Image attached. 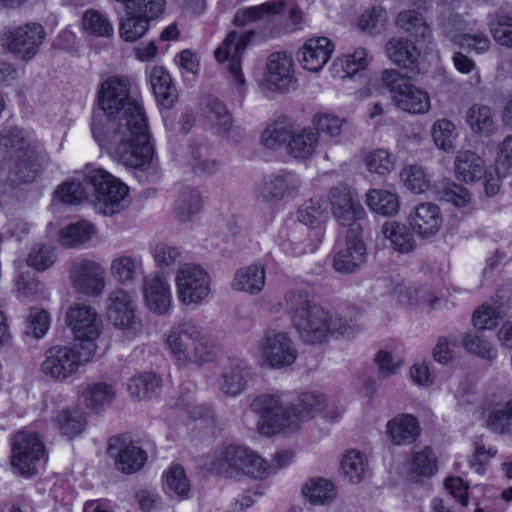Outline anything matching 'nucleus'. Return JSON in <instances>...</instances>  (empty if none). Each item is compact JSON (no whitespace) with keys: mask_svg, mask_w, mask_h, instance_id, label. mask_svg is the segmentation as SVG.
<instances>
[{"mask_svg":"<svg viewBox=\"0 0 512 512\" xmlns=\"http://www.w3.org/2000/svg\"><path fill=\"white\" fill-rule=\"evenodd\" d=\"M369 51L364 47H357L338 55L332 61L330 73L333 78H353L366 70L371 62Z\"/></svg>","mask_w":512,"mask_h":512,"instance_id":"obj_25","label":"nucleus"},{"mask_svg":"<svg viewBox=\"0 0 512 512\" xmlns=\"http://www.w3.org/2000/svg\"><path fill=\"white\" fill-rule=\"evenodd\" d=\"M365 203L370 211L382 216H394L400 209L397 193L383 188L369 189L365 194Z\"/></svg>","mask_w":512,"mask_h":512,"instance_id":"obj_39","label":"nucleus"},{"mask_svg":"<svg viewBox=\"0 0 512 512\" xmlns=\"http://www.w3.org/2000/svg\"><path fill=\"white\" fill-rule=\"evenodd\" d=\"M512 175V136L506 137L496 149L494 166L485 171V193H498L502 179Z\"/></svg>","mask_w":512,"mask_h":512,"instance_id":"obj_24","label":"nucleus"},{"mask_svg":"<svg viewBox=\"0 0 512 512\" xmlns=\"http://www.w3.org/2000/svg\"><path fill=\"white\" fill-rule=\"evenodd\" d=\"M488 169H484L483 160L472 151L459 152L455 158V177L467 184L474 183L482 178L485 180V171Z\"/></svg>","mask_w":512,"mask_h":512,"instance_id":"obj_37","label":"nucleus"},{"mask_svg":"<svg viewBox=\"0 0 512 512\" xmlns=\"http://www.w3.org/2000/svg\"><path fill=\"white\" fill-rule=\"evenodd\" d=\"M389 246L400 254H408L416 248V240L410 228L398 221H386L381 228Z\"/></svg>","mask_w":512,"mask_h":512,"instance_id":"obj_35","label":"nucleus"},{"mask_svg":"<svg viewBox=\"0 0 512 512\" xmlns=\"http://www.w3.org/2000/svg\"><path fill=\"white\" fill-rule=\"evenodd\" d=\"M497 448L490 444H486L483 439L477 440L474 446V452L469 459L471 468L476 473L482 475L485 473V466L497 454Z\"/></svg>","mask_w":512,"mask_h":512,"instance_id":"obj_62","label":"nucleus"},{"mask_svg":"<svg viewBox=\"0 0 512 512\" xmlns=\"http://www.w3.org/2000/svg\"><path fill=\"white\" fill-rule=\"evenodd\" d=\"M396 158L388 150L379 148L367 153L365 166L371 174L388 176L395 168Z\"/></svg>","mask_w":512,"mask_h":512,"instance_id":"obj_54","label":"nucleus"},{"mask_svg":"<svg viewBox=\"0 0 512 512\" xmlns=\"http://www.w3.org/2000/svg\"><path fill=\"white\" fill-rule=\"evenodd\" d=\"M151 254L157 267L164 269L176 263L181 256L179 247L165 242H157L151 249Z\"/></svg>","mask_w":512,"mask_h":512,"instance_id":"obj_63","label":"nucleus"},{"mask_svg":"<svg viewBox=\"0 0 512 512\" xmlns=\"http://www.w3.org/2000/svg\"><path fill=\"white\" fill-rule=\"evenodd\" d=\"M437 469V459L430 447L426 446L412 453L409 470L416 480L434 476Z\"/></svg>","mask_w":512,"mask_h":512,"instance_id":"obj_47","label":"nucleus"},{"mask_svg":"<svg viewBox=\"0 0 512 512\" xmlns=\"http://www.w3.org/2000/svg\"><path fill=\"white\" fill-rule=\"evenodd\" d=\"M297 217L299 223L280 235L279 246L290 256L312 253L317 249L320 233L311 232L308 228L316 229L328 219V204L319 197H312L300 206Z\"/></svg>","mask_w":512,"mask_h":512,"instance_id":"obj_6","label":"nucleus"},{"mask_svg":"<svg viewBox=\"0 0 512 512\" xmlns=\"http://www.w3.org/2000/svg\"><path fill=\"white\" fill-rule=\"evenodd\" d=\"M116 397V391L106 382H91L80 391V399L89 410L99 413L109 407Z\"/></svg>","mask_w":512,"mask_h":512,"instance_id":"obj_32","label":"nucleus"},{"mask_svg":"<svg viewBox=\"0 0 512 512\" xmlns=\"http://www.w3.org/2000/svg\"><path fill=\"white\" fill-rule=\"evenodd\" d=\"M487 426L493 431L506 433L512 430V399L500 410L490 412L486 418Z\"/></svg>","mask_w":512,"mask_h":512,"instance_id":"obj_64","label":"nucleus"},{"mask_svg":"<svg viewBox=\"0 0 512 512\" xmlns=\"http://www.w3.org/2000/svg\"><path fill=\"white\" fill-rule=\"evenodd\" d=\"M254 36L252 31L228 33L222 44L215 50V58L225 63L233 83L241 88L245 85V77L241 69V58Z\"/></svg>","mask_w":512,"mask_h":512,"instance_id":"obj_16","label":"nucleus"},{"mask_svg":"<svg viewBox=\"0 0 512 512\" xmlns=\"http://www.w3.org/2000/svg\"><path fill=\"white\" fill-rule=\"evenodd\" d=\"M162 339L165 351L179 367L209 362L214 357L209 335L193 320H182L171 326Z\"/></svg>","mask_w":512,"mask_h":512,"instance_id":"obj_4","label":"nucleus"},{"mask_svg":"<svg viewBox=\"0 0 512 512\" xmlns=\"http://www.w3.org/2000/svg\"><path fill=\"white\" fill-rule=\"evenodd\" d=\"M335 50L334 43L327 37L308 38L297 52V58L304 70L320 72L328 63Z\"/></svg>","mask_w":512,"mask_h":512,"instance_id":"obj_23","label":"nucleus"},{"mask_svg":"<svg viewBox=\"0 0 512 512\" xmlns=\"http://www.w3.org/2000/svg\"><path fill=\"white\" fill-rule=\"evenodd\" d=\"M212 472L227 477L247 476L263 479L271 474L270 464L253 450L231 445L215 454L210 462Z\"/></svg>","mask_w":512,"mask_h":512,"instance_id":"obj_7","label":"nucleus"},{"mask_svg":"<svg viewBox=\"0 0 512 512\" xmlns=\"http://www.w3.org/2000/svg\"><path fill=\"white\" fill-rule=\"evenodd\" d=\"M98 105L105 121L93 119L91 131L98 145L126 167L148 170L153 167L146 114L141 100L130 93L123 77H110L98 90Z\"/></svg>","mask_w":512,"mask_h":512,"instance_id":"obj_1","label":"nucleus"},{"mask_svg":"<svg viewBox=\"0 0 512 512\" xmlns=\"http://www.w3.org/2000/svg\"><path fill=\"white\" fill-rule=\"evenodd\" d=\"M388 20L387 11L380 6L365 9L358 20V27L366 33H376L384 28Z\"/></svg>","mask_w":512,"mask_h":512,"instance_id":"obj_58","label":"nucleus"},{"mask_svg":"<svg viewBox=\"0 0 512 512\" xmlns=\"http://www.w3.org/2000/svg\"><path fill=\"white\" fill-rule=\"evenodd\" d=\"M431 137L434 145L443 152L455 150L458 132L455 124L445 118L436 120L431 127Z\"/></svg>","mask_w":512,"mask_h":512,"instance_id":"obj_50","label":"nucleus"},{"mask_svg":"<svg viewBox=\"0 0 512 512\" xmlns=\"http://www.w3.org/2000/svg\"><path fill=\"white\" fill-rule=\"evenodd\" d=\"M143 304L154 315H167L174 307L171 285L162 275L155 273L143 280Z\"/></svg>","mask_w":512,"mask_h":512,"instance_id":"obj_22","label":"nucleus"},{"mask_svg":"<svg viewBox=\"0 0 512 512\" xmlns=\"http://www.w3.org/2000/svg\"><path fill=\"white\" fill-rule=\"evenodd\" d=\"M135 301L122 289L111 293L107 300V319L127 340H132L142 331L141 320L136 315Z\"/></svg>","mask_w":512,"mask_h":512,"instance_id":"obj_14","label":"nucleus"},{"mask_svg":"<svg viewBox=\"0 0 512 512\" xmlns=\"http://www.w3.org/2000/svg\"><path fill=\"white\" fill-rule=\"evenodd\" d=\"M286 301L293 311L292 322L300 337L309 343H321L328 336L345 335L348 326L344 319L333 316L317 305H312L307 295L290 293Z\"/></svg>","mask_w":512,"mask_h":512,"instance_id":"obj_5","label":"nucleus"},{"mask_svg":"<svg viewBox=\"0 0 512 512\" xmlns=\"http://www.w3.org/2000/svg\"><path fill=\"white\" fill-rule=\"evenodd\" d=\"M84 180L93 187V203L99 213L108 216L123 209L128 187L119 179L101 168H93L86 173Z\"/></svg>","mask_w":512,"mask_h":512,"instance_id":"obj_10","label":"nucleus"},{"mask_svg":"<svg viewBox=\"0 0 512 512\" xmlns=\"http://www.w3.org/2000/svg\"><path fill=\"white\" fill-rule=\"evenodd\" d=\"M66 326L70 329L77 345L84 349L93 350L95 355L99 346V339L103 324L96 309L83 302L71 304L65 314Z\"/></svg>","mask_w":512,"mask_h":512,"instance_id":"obj_12","label":"nucleus"},{"mask_svg":"<svg viewBox=\"0 0 512 512\" xmlns=\"http://www.w3.org/2000/svg\"><path fill=\"white\" fill-rule=\"evenodd\" d=\"M329 204L339 225L347 227L344 238L337 241L333 267L339 273H354L364 264L367 255L361 227L357 223L363 217L364 209L357 196L345 185L331 189Z\"/></svg>","mask_w":512,"mask_h":512,"instance_id":"obj_2","label":"nucleus"},{"mask_svg":"<svg viewBox=\"0 0 512 512\" xmlns=\"http://www.w3.org/2000/svg\"><path fill=\"white\" fill-rule=\"evenodd\" d=\"M443 217L439 207L432 203L418 205L410 216L413 231L421 238L436 235L442 226Z\"/></svg>","mask_w":512,"mask_h":512,"instance_id":"obj_28","label":"nucleus"},{"mask_svg":"<svg viewBox=\"0 0 512 512\" xmlns=\"http://www.w3.org/2000/svg\"><path fill=\"white\" fill-rule=\"evenodd\" d=\"M149 79L158 104L164 108L173 107L177 95L169 72L163 66H153L149 71Z\"/></svg>","mask_w":512,"mask_h":512,"instance_id":"obj_36","label":"nucleus"},{"mask_svg":"<svg viewBox=\"0 0 512 512\" xmlns=\"http://www.w3.org/2000/svg\"><path fill=\"white\" fill-rule=\"evenodd\" d=\"M396 24L400 29L416 38L426 39L430 34V29L422 15L415 10H406L399 13Z\"/></svg>","mask_w":512,"mask_h":512,"instance_id":"obj_57","label":"nucleus"},{"mask_svg":"<svg viewBox=\"0 0 512 512\" xmlns=\"http://www.w3.org/2000/svg\"><path fill=\"white\" fill-rule=\"evenodd\" d=\"M300 184L301 180L298 175L281 171L265 179L261 194L265 199L291 195L300 187Z\"/></svg>","mask_w":512,"mask_h":512,"instance_id":"obj_38","label":"nucleus"},{"mask_svg":"<svg viewBox=\"0 0 512 512\" xmlns=\"http://www.w3.org/2000/svg\"><path fill=\"white\" fill-rule=\"evenodd\" d=\"M318 145V133L310 128L293 134L289 133L288 148L291 156L306 159L313 155Z\"/></svg>","mask_w":512,"mask_h":512,"instance_id":"obj_48","label":"nucleus"},{"mask_svg":"<svg viewBox=\"0 0 512 512\" xmlns=\"http://www.w3.org/2000/svg\"><path fill=\"white\" fill-rule=\"evenodd\" d=\"M420 434L419 421L412 414H397L386 424V436L396 446L410 445L418 439Z\"/></svg>","mask_w":512,"mask_h":512,"instance_id":"obj_27","label":"nucleus"},{"mask_svg":"<svg viewBox=\"0 0 512 512\" xmlns=\"http://www.w3.org/2000/svg\"><path fill=\"white\" fill-rule=\"evenodd\" d=\"M381 81L390 92L393 104L400 110L412 115L427 114L432 107L429 92L404 78L393 69L381 73Z\"/></svg>","mask_w":512,"mask_h":512,"instance_id":"obj_9","label":"nucleus"},{"mask_svg":"<svg viewBox=\"0 0 512 512\" xmlns=\"http://www.w3.org/2000/svg\"><path fill=\"white\" fill-rule=\"evenodd\" d=\"M159 387L160 378L150 372L134 375L127 383V391L135 401L151 398Z\"/></svg>","mask_w":512,"mask_h":512,"instance_id":"obj_49","label":"nucleus"},{"mask_svg":"<svg viewBox=\"0 0 512 512\" xmlns=\"http://www.w3.org/2000/svg\"><path fill=\"white\" fill-rule=\"evenodd\" d=\"M366 465L365 456L355 449L347 451L341 459V471L351 483L361 481L366 470Z\"/></svg>","mask_w":512,"mask_h":512,"instance_id":"obj_56","label":"nucleus"},{"mask_svg":"<svg viewBox=\"0 0 512 512\" xmlns=\"http://www.w3.org/2000/svg\"><path fill=\"white\" fill-rule=\"evenodd\" d=\"M400 178L405 188L413 194H423L430 188V180L420 165H406L400 172Z\"/></svg>","mask_w":512,"mask_h":512,"instance_id":"obj_53","label":"nucleus"},{"mask_svg":"<svg viewBox=\"0 0 512 512\" xmlns=\"http://www.w3.org/2000/svg\"><path fill=\"white\" fill-rule=\"evenodd\" d=\"M304 498L312 505H325L336 495L334 484L324 478H310L302 486Z\"/></svg>","mask_w":512,"mask_h":512,"instance_id":"obj_45","label":"nucleus"},{"mask_svg":"<svg viewBox=\"0 0 512 512\" xmlns=\"http://www.w3.org/2000/svg\"><path fill=\"white\" fill-rule=\"evenodd\" d=\"M471 130L479 135H489L495 129L492 111L488 106L473 105L466 115Z\"/></svg>","mask_w":512,"mask_h":512,"instance_id":"obj_52","label":"nucleus"},{"mask_svg":"<svg viewBox=\"0 0 512 512\" xmlns=\"http://www.w3.org/2000/svg\"><path fill=\"white\" fill-rule=\"evenodd\" d=\"M143 259L138 254H117L110 263L111 277L122 285L133 284L143 273Z\"/></svg>","mask_w":512,"mask_h":512,"instance_id":"obj_30","label":"nucleus"},{"mask_svg":"<svg viewBox=\"0 0 512 512\" xmlns=\"http://www.w3.org/2000/svg\"><path fill=\"white\" fill-rule=\"evenodd\" d=\"M259 356L268 367L282 369L296 361L297 350L286 333L271 331L260 342Z\"/></svg>","mask_w":512,"mask_h":512,"instance_id":"obj_18","label":"nucleus"},{"mask_svg":"<svg viewBox=\"0 0 512 512\" xmlns=\"http://www.w3.org/2000/svg\"><path fill=\"white\" fill-rule=\"evenodd\" d=\"M494 40L502 46L512 48V11H499L491 16L488 23Z\"/></svg>","mask_w":512,"mask_h":512,"instance_id":"obj_51","label":"nucleus"},{"mask_svg":"<svg viewBox=\"0 0 512 512\" xmlns=\"http://www.w3.org/2000/svg\"><path fill=\"white\" fill-rule=\"evenodd\" d=\"M70 280L73 288L86 295L97 296L105 288V270L91 260H77L71 264Z\"/></svg>","mask_w":512,"mask_h":512,"instance_id":"obj_21","label":"nucleus"},{"mask_svg":"<svg viewBox=\"0 0 512 512\" xmlns=\"http://www.w3.org/2000/svg\"><path fill=\"white\" fill-rule=\"evenodd\" d=\"M87 198L86 188L80 180L63 183L54 194V200L65 204H78Z\"/></svg>","mask_w":512,"mask_h":512,"instance_id":"obj_61","label":"nucleus"},{"mask_svg":"<svg viewBox=\"0 0 512 512\" xmlns=\"http://www.w3.org/2000/svg\"><path fill=\"white\" fill-rule=\"evenodd\" d=\"M262 85L270 91L287 92L294 89L296 79L292 57L284 52L271 54L267 59Z\"/></svg>","mask_w":512,"mask_h":512,"instance_id":"obj_20","label":"nucleus"},{"mask_svg":"<svg viewBox=\"0 0 512 512\" xmlns=\"http://www.w3.org/2000/svg\"><path fill=\"white\" fill-rule=\"evenodd\" d=\"M96 234L95 226L85 220L70 223L58 233V242L67 248H74L89 242Z\"/></svg>","mask_w":512,"mask_h":512,"instance_id":"obj_41","label":"nucleus"},{"mask_svg":"<svg viewBox=\"0 0 512 512\" xmlns=\"http://www.w3.org/2000/svg\"><path fill=\"white\" fill-rule=\"evenodd\" d=\"M475 21H468L456 14L443 24V31L451 41L461 48L476 54H483L490 48V39L482 32L471 34Z\"/></svg>","mask_w":512,"mask_h":512,"instance_id":"obj_19","label":"nucleus"},{"mask_svg":"<svg viewBox=\"0 0 512 512\" xmlns=\"http://www.w3.org/2000/svg\"><path fill=\"white\" fill-rule=\"evenodd\" d=\"M266 274L260 264H251L238 269L231 281V289L250 295L259 294L265 286Z\"/></svg>","mask_w":512,"mask_h":512,"instance_id":"obj_33","label":"nucleus"},{"mask_svg":"<svg viewBox=\"0 0 512 512\" xmlns=\"http://www.w3.org/2000/svg\"><path fill=\"white\" fill-rule=\"evenodd\" d=\"M262 406L263 412L257 428L261 435L290 434L305 421L316 417L326 406L325 397L317 392L302 393L296 405L283 407L278 397L268 396L253 404Z\"/></svg>","mask_w":512,"mask_h":512,"instance_id":"obj_3","label":"nucleus"},{"mask_svg":"<svg viewBox=\"0 0 512 512\" xmlns=\"http://www.w3.org/2000/svg\"><path fill=\"white\" fill-rule=\"evenodd\" d=\"M47 463L45 447L33 431H20L12 443V465L24 476H31Z\"/></svg>","mask_w":512,"mask_h":512,"instance_id":"obj_13","label":"nucleus"},{"mask_svg":"<svg viewBox=\"0 0 512 512\" xmlns=\"http://www.w3.org/2000/svg\"><path fill=\"white\" fill-rule=\"evenodd\" d=\"M505 315L504 306L500 302H486L474 311L472 323L478 330H493Z\"/></svg>","mask_w":512,"mask_h":512,"instance_id":"obj_46","label":"nucleus"},{"mask_svg":"<svg viewBox=\"0 0 512 512\" xmlns=\"http://www.w3.org/2000/svg\"><path fill=\"white\" fill-rule=\"evenodd\" d=\"M312 123L318 132L336 137L340 135L345 119L329 111H319L314 115Z\"/></svg>","mask_w":512,"mask_h":512,"instance_id":"obj_60","label":"nucleus"},{"mask_svg":"<svg viewBox=\"0 0 512 512\" xmlns=\"http://www.w3.org/2000/svg\"><path fill=\"white\" fill-rule=\"evenodd\" d=\"M164 492L170 497L185 499L190 492V481L184 468L178 464L171 465L164 471L163 476Z\"/></svg>","mask_w":512,"mask_h":512,"instance_id":"obj_43","label":"nucleus"},{"mask_svg":"<svg viewBox=\"0 0 512 512\" xmlns=\"http://www.w3.org/2000/svg\"><path fill=\"white\" fill-rule=\"evenodd\" d=\"M54 423L62 435L74 438L85 429L86 418L77 405H72L59 410L54 417Z\"/></svg>","mask_w":512,"mask_h":512,"instance_id":"obj_40","label":"nucleus"},{"mask_svg":"<svg viewBox=\"0 0 512 512\" xmlns=\"http://www.w3.org/2000/svg\"><path fill=\"white\" fill-rule=\"evenodd\" d=\"M51 317L40 308H31L24 322V334L34 339L43 338L49 331Z\"/></svg>","mask_w":512,"mask_h":512,"instance_id":"obj_55","label":"nucleus"},{"mask_svg":"<svg viewBox=\"0 0 512 512\" xmlns=\"http://www.w3.org/2000/svg\"><path fill=\"white\" fill-rule=\"evenodd\" d=\"M166 5L151 0V5L124 8L125 15L119 20V37L125 42H136L146 35L151 21L163 14Z\"/></svg>","mask_w":512,"mask_h":512,"instance_id":"obj_15","label":"nucleus"},{"mask_svg":"<svg viewBox=\"0 0 512 512\" xmlns=\"http://www.w3.org/2000/svg\"><path fill=\"white\" fill-rule=\"evenodd\" d=\"M289 0H269L260 5L239 9L234 16L237 26L264 22L284 12Z\"/></svg>","mask_w":512,"mask_h":512,"instance_id":"obj_29","label":"nucleus"},{"mask_svg":"<svg viewBox=\"0 0 512 512\" xmlns=\"http://www.w3.org/2000/svg\"><path fill=\"white\" fill-rule=\"evenodd\" d=\"M108 451L115 457L117 468L124 473L138 471L147 460L144 450L132 442L126 443L122 438L112 439Z\"/></svg>","mask_w":512,"mask_h":512,"instance_id":"obj_26","label":"nucleus"},{"mask_svg":"<svg viewBox=\"0 0 512 512\" xmlns=\"http://www.w3.org/2000/svg\"><path fill=\"white\" fill-rule=\"evenodd\" d=\"M175 287L177 299L182 305L199 307L211 295V276L202 266L186 263L176 272Z\"/></svg>","mask_w":512,"mask_h":512,"instance_id":"obj_11","label":"nucleus"},{"mask_svg":"<svg viewBox=\"0 0 512 512\" xmlns=\"http://www.w3.org/2000/svg\"><path fill=\"white\" fill-rule=\"evenodd\" d=\"M386 56L395 65L411 71L415 70L419 53L415 47H410L401 38H391L385 46Z\"/></svg>","mask_w":512,"mask_h":512,"instance_id":"obj_42","label":"nucleus"},{"mask_svg":"<svg viewBox=\"0 0 512 512\" xmlns=\"http://www.w3.org/2000/svg\"><path fill=\"white\" fill-rule=\"evenodd\" d=\"M94 356L93 350L77 344L53 345L44 353L41 372L53 380L65 381L76 376Z\"/></svg>","mask_w":512,"mask_h":512,"instance_id":"obj_8","label":"nucleus"},{"mask_svg":"<svg viewBox=\"0 0 512 512\" xmlns=\"http://www.w3.org/2000/svg\"><path fill=\"white\" fill-rule=\"evenodd\" d=\"M17 277L15 278V291L20 301H35L48 296L46 285L35 275L22 271V263L15 261Z\"/></svg>","mask_w":512,"mask_h":512,"instance_id":"obj_34","label":"nucleus"},{"mask_svg":"<svg viewBox=\"0 0 512 512\" xmlns=\"http://www.w3.org/2000/svg\"><path fill=\"white\" fill-rule=\"evenodd\" d=\"M378 373L382 377L395 375L403 366L404 359L393 350L384 348L377 351L374 357Z\"/></svg>","mask_w":512,"mask_h":512,"instance_id":"obj_59","label":"nucleus"},{"mask_svg":"<svg viewBox=\"0 0 512 512\" xmlns=\"http://www.w3.org/2000/svg\"><path fill=\"white\" fill-rule=\"evenodd\" d=\"M45 36L43 26L32 22L7 28L4 41L11 53L23 60H30L37 54Z\"/></svg>","mask_w":512,"mask_h":512,"instance_id":"obj_17","label":"nucleus"},{"mask_svg":"<svg viewBox=\"0 0 512 512\" xmlns=\"http://www.w3.org/2000/svg\"><path fill=\"white\" fill-rule=\"evenodd\" d=\"M247 375V367L242 362L232 363L219 380L220 390L229 396L239 395L245 389Z\"/></svg>","mask_w":512,"mask_h":512,"instance_id":"obj_44","label":"nucleus"},{"mask_svg":"<svg viewBox=\"0 0 512 512\" xmlns=\"http://www.w3.org/2000/svg\"><path fill=\"white\" fill-rule=\"evenodd\" d=\"M80 30L89 37L112 39L115 29L110 16L99 9L89 8L82 13Z\"/></svg>","mask_w":512,"mask_h":512,"instance_id":"obj_31","label":"nucleus"}]
</instances>
